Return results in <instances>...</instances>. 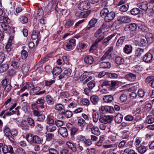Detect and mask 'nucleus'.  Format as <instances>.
<instances>
[{
	"label": "nucleus",
	"mask_w": 154,
	"mask_h": 154,
	"mask_svg": "<svg viewBox=\"0 0 154 154\" xmlns=\"http://www.w3.org/2000/svg\"><path fill=\"white\" fill-rule=\"evenodd\" d=\"M113 119L112 116L102 115L100 116L99 120L102 123L107 124L111 123Z\"/></svg>",
	"instance_id": "nucleus-1"
},
{
	"label": "nucleus",
	"mask_w": 154,
	"mask_h": 154,
	"mask_svg": "<svg viewBox=\"0 0 154 154\" xmlns=\"http://www.w3.org/2000/svg\"><path fill=\"white\" fill-rule=\"evenodd\" d=\"M8 79H5L1 82L2 85L4 87V91L6 92H10L12 89V86L8 82Z\"/></svg>",
	"instance_id": "nucleus-2"
},
{
	"label": "nucleus",
	"mask_w": 154,
	"mask_h": 154,
	"mask_svg": "<svg viewBox=\"0 0 154 154\" xmlns=\"http://www.w3.org/2000/svg\"><path fill=\"white\" fill-rule=\"evenodd\" d=\"M45 100L44 97H42L38 98L36 101L35 103L32 104V106H37V105H38V107L39 108L43 109L45 108Z\"/></svg>",
	"instance_id": "nucleus-3"
},
{
	"label": "nucleus",
	"mask_w": 154,
	"mask_h": 154,
	"mask_svg": "<svg viewBox=\"0 0 154 154\" xmlns=\"http://www.w3.org/2000/svg\"><path fill=\"white\" fill-rule=\"evenodd\" d=\"M90 8L88 2L86 1L81 2L78 5V8L80 10H87Z\"/></svg>",
	"instance_id": "nucleus-4"
},
{
	"label": "nucleus",
	"mask_w": 154,
	"mask_h": 154,
	"mask_svg": "<svg viewBox=\"0 0 154 154\" xmlns=\"http://www.w3.org/2000/svg\"><path fill=\"white\" fill-rule=\"evenodd\" d=\"M143 61L146 63H150L153 60V56L152 54L149 53H147L143 57Z\"/></svg>",
	"instance_id": "nucleus-5"
},
{
	"label": "nucleus",
	"mask_w": 154,
	"mask_h": 154,
	"mask_svg": "<svg viewBox=\"0 0 154 154\" xmlns=\"http://www.w3.org/2000/svg\"><path fill=\"white\" fill-rule=\"evenodd\" d=\"M115 16V12L113 11H110L105 17L104 20L105 22H109L112 20Z\"/></svg>",
	"instance_id": "nucleus-6"
},
{
	"label": "nucleus",
	"mask_w": 154,
	"mask_h": 154,
	"mask_svg": "<svg viewBox=\"0 0 154 154\" xmlns=\"http://www.w3.org/2000/svg\"><path fill=\"white\" fill-rule=\"evenodd\" d=\"M104 23H103L102 26L99 29L94 33V36L95 38H100V37H103V39L104 38V35L103 33L102 32V29L103 28H105Z\"/></svg>",
	"instance_id": "nucleus-7"
},
{
	"label": "nucleus",
	"mask_w": 154,
	"mask_h": 154,
	"mask_svg": "<svg viewBox=\"0 0 154 154\" xmlns=\"http://www.w3.org/2000/svg\"><path fill=\"white\" fill-rule=\"evenodd\" d=\"M60 135L63 137H66L68 135V133L66 128L64 127L60 128L58 131Z\"/></svg>",
	"instance_id": "nucleus-8"
},
{
	"label": "nucleus",
	"mask_w": 154,
	"mask_h": 154,
	"mask_svg": "<svg viewBox=\"0 0 154 154\" xmlns=\"http://www.w3.org/2000/svg\"><path fill=\"white\" fill-rule=\"evenodd\" d=\"M77 125L80 127L82 130H83L85 128L87 123L84 119L82 118H79L77 119Z\"/></svg>",
	"instance_id": "nucleus-9"
},
{
	"label": "nucleus",
	"mask_w": 154,
	"mask_h": 154,
	"mask_svg": "<svg viewBox=\"0 0 154 154\" xmlns=\"http://www.w3.org/2000/svg\"><path fill=\"white\" fill-rule=\"evenodd\" d=\"M120 130H122L124 133L128 131L129 129V125L125 122H122L119 127Z\"/></svg>",
	"instance_id": "nucleus-10"
},
{
	"label": "nucleus",
	"mask_w": 154,
	"mask_h": 154,
	"mask_svg": "<svg viewBox=\"0 0 154 154\" xmlns=\"http://www.w3.org/2000/svg\"><path fill=\"white\" fill-rule=\"evenodd\" d=\"M137 6L138 7L144 11H147L148 7V3L146 2H144L140 3H138L137 4Z\"/></svg>",
	"instance_id": "nucleus-11"
},
{
	"label": "nucleus",
	"mask_w": 154,
	"mask_h": 154,
	"mask_svg": "<svg viewBox=\"0 0 154 154\" xmlns=\"http://www.w3.org/2000/svg\"><path fill=\"white\" fill-rule=\"evenodd\" d=\"M97 21V20L95 18H93L91 19L89 22L88 26L85 28V30L87 31L89 30L91 28L94 27Z\"/></svg>",
	"instance_id": "nucleus-12"
},
{
	"label": "nucleus",
	"mask_w": 154,
	"mask_h": 154,
	"mask_svg": "<svg viewBox=\"0 0 154 154\" xmlns=\"http://www.w3.org/2000/svg\"><path fill=\"white\" fill-rule=\"evenodd\" d=\"M125 79L131 82L135 81L136 79V75L132 73H128L125 75Z\"/></svg>",
	"instance_id": "nucleus-13"
},
{
	"label": "nucleus",
	"mask_w": 154,
	"mask_h": 154,
	"mask_svg": "<svg viewBox=\"0 0 154 154\" xmlns=\"http://www.w3.org/2000/svg\"><path fill=\"white\" fill-rule=\"evenodd\" d=\"M41 88L38 86L34 87L30 90L29 93L31 95H38V92L40 91Z\"/></svg>",
	"instance_id": "nucleus-14"
},
{
	"label": "nucleus",
	"mask_w": 154,
	"mask_h": 154,
	"mask_svg": "<svg viewBox=\"0 0 154 154\" xmlns=\"http://www.w3.org/2000/svg\"><path fill=\"white\" fill-rule=\"evenodd\" d=\"M144 49L140 48H137L135 51V56L140 58L145 53Z\"/></svg>",
	"instance_id": "nucleus-15"
},
{
	"label": "nucleus",
	"mask_w": 154,
	"mask_h": 154,
	"mask_svg": "<svg viewBox=\"0 0 154 154\" xmlns=\"http://www.w3.org/2000/svg\"><path fill=\"white\" fill-rule=\"evenodd\" d=\"M147 42L149 44L152 43L154 40V35L151 33H148L146 34L145 38Z\"/></svg>",
	"instance_id": "nucleus-16"
},
{
	"label": "nucleus",
	"mask_w": 154,
	"mask_h": 154,
	"mask_svg": "<svg viewBox=\"0 0 154 154\" xmlns=\"http://www.w3.org/2000/svg\"><path fill=\"white\" fill-rule=\"evenodd\" d=\"M118 20L122 22L129 23L130 22V18L128 16H119L118 18Z\"/></svg>",
	"instance_id": "nucleus-17"
},
{
	"label": "nucleus",
	"mask_w": 154,
	"mask_h": 154,
	"mask_svg": "<svg viewBox=\"0 0 154 154\" xmlns=\"http://www.w3.org/2000/svg\"><path fill=\"white\" fill-rule=\"evenodd\" d=\"M94 58L91 55H87L84 58V61L86 64H91L94 62Z\"/></svg>",
	"instance_id": "nucleus-18"
},
{
	"label": "nucleus",
	"mask_w": 154,
	"mask_h": 154,
	"mask_svg": "<svg viewBox=\"0 0 154 154\" xmlns=\"http://www.w3.org/2000/svg\"><path fill=\"white\" fill-rule=\"evenodd\" d=\"M38 32L36 30H34L33 32H32V35L31 36L32 38V39L35 40L37 39V40L36 41V43L38 44L39 43V41L40 39V38L38 35Z\"/></svg>",
	"instance_id": "nucleus-19"
},
{
	"label": "nucleus",
	"mask_w": 154,
	"mask_h": 154,
	"mask_svg": "<svg viewBox=\"0 0 154 154\" xmlns=\"http://www.w3.org/2000/svg\"><path fill=\"white\" fill-rule=\"evenodd\" d=\"M147 146L141 145L137 148L138 152L140 154L144 153L147 151Z\"/></svg>",
	"instance_id": "nucleus-20"
},
{
	"label": "nucleus",
	"mask_w": 154,
	"mask_h": 154,
	"mask_svg": "<svg viewBox=\"0 0 154 154\" xmlns=\"http://www.w3.org/2000/svg\"><path fill=\"white\" fill-rule=\"evenodd\" d=\"M132 46L131 45H126L123 48L124 52L126 54H129L132 52Z\"/></svg>",
	"instance_id": "nucleus-21"
},
{
	"label": "nucleus",
	"mask_w": 154,
	"mask_h": 154,
	"mask_svg": "<svg viewBox=\"0 0 154 154\" xmlns=\"http://www.w3.org/2000/svg\"><path fill=\"white\" fill-rule=\"evenodd\" d=\"M11 134L9 137V140L12 142H13L14 140V137L17 136L18 134V131L16 129H13L11 131Z\"/></svg>",
	"instance_id": "nucleus-22"
},
{
	"label": "nucleus",
	"mask_w": 154,
	"mask_h": 154,
	"mask_svg": "<svg viewBox=\"0 0 154 154\" xmlns=\"http://www.w3.org/2000/svg\"><path fill=\"white\" fill-rule=\"evenodd\" d=\"M147 42L145 38H141L138 41V45L141 47H145L147 45Z\"/></svg>",
	"instance_id": "nucleus-23"
},
{
	"label": "nucleus",
	"mask_w": 154,
	"mask_h": 154,
	"mask_svg": "<svg viewBox=\"0 0 154 154\" xmlns=\"http://www.w3.org/2000/svg\"><path fill=\"white\" fill-rule=\"evenodd\" d=\"M111 66V64L109 62H103L100 64V67L103 69H109Z\"/></svg>",
	"instance_id": "nucleus-24"
},
{
	"label": "nucleus",
	"mask_w": 154,
	"mask_h": 154,
	"mask_svg": "<svg viewBox=\"0 0 154 154\" xmlns=\"http://www.w3.org/2000/svg\"><path fill=\"white\" fill-rule=\"evenodd\" d=\"M113 100V97L109 95H106L103 96V100L105 103H110Z\"/></svg>",
	"instance_id": "nucleus-25"
},
{
	"label": "nucleus",
	"mask_w": 154,
	"mask_h": 154,
	"mask_svg": "<svg viewBox=\"0 0 154 154\" xmlns=\"http://www.w3.org/2000/svg\"><path fill=\"white\" fill-rule=\"evenodd\" d=\"M123 118V116L122 114H118L115 117V121L116 123L120 124L122 122Z\"/></svg>",
	"instance_id": "nucleus-26"
},
{
	"label": "nucleus",
	"mask_w": 154,
	"mask_h": 154,
	"mask_svg": "<svg viewBox=\"0 0 154 154\" xmlns=\"http://www.w3.org/2000/svg\"><path fill=\"white\" fill-rule=\"evenodd\" d=\"M138 28L141 31L146 32L149 31V29L145 25L141 24H138Z\"/></svg>",
	"instance_id": "nucleus-27"
},
{
	"label": "nucleus",
	"mask_w": 154,
	"mask_h": 154,
	"mask_svg": "<svg viewBox=\"0 0 154 154\" xmlns=\"http://www.w3.org/2000/svg\"><path fill=\"white\" fill-rule=\"evenodd\" d=\"M109 12V11L108 8L106 7L104 8L100 11V16L102 17H105Z\"/></svg>",
	"instance_id": "nucleus-28"
},
{
	"label": "nucleus",
	"mask_w": 154,
	"mask_h": 154,
	"mask_svg": "<svg viewBox=\"0 0 154 154\" xmlns=\"http://www.w3.org/2000/svg\"><path fill=\"white\" fill-rule=\"evenodd\" d=\"M91 100L93 104L96 105L99 101L100 98L97 96L93 95L91 97Z\"/></svg>",
	"instance_id": "nucleus-29"
},
{
	"label": "nucleus",
	"mask_w": 154,
	"mask_h": 154,
	"mask_svg": "<svg viewBox=\"0 0 154 154\" xmlns=\"http://www.w3.org/2000/svg\"><path fill=\"white\" fill-rule=\"evenodd\" d=\"M66 146L68 147L73 152L76 150V148L75 145L70 142H67L66 143Z\"/></svg>",
	"instance_id": "nucleus-30"
},
{
	"label": "nucleus",
	"mask_w": 154,
	"mask_h": 154,
	"mask_svg": "<svg viewBox=\"0 0 154 154\" xmlns=\"http://www.w3.org/2000/svg\"><path fill=\"white\" fill-rule=\"evenodd\" d=\"M92 117L94 122L96 123L98 121L99 118V114L98 112L94 111L93 112Z\"/></svg>",
	"instance_id": "nucleus-31"
},
{
	"label": "nucleus",
	"mask_w": 154,
	"mask_h": 154,
	"mask_svg": "<svg viewBox=\"0 0 154 154\" xmlns=\"http://www.w3.org/2000/svg\"><path fill=\"white\" fill-rule=\"evenodd\" d=\"M7 64H3L0 66V73H3L7 71L8 69Z\"/></svg>",
	"instance_id": "nucleus-32"
},
{
	"label": "nucleus",
	"mask_w": 154,
	"mask_h": 154,
	"mask_svg": "<svg viewBox=\"0 0 154 154\" xmlns=\"http://www.w3.org/2000/svg\"><path fill=\"white\" fill-rule=\"evenodd\" d=\"M61 112V113L62 114H64L66 118H70L72 116L73 114L71 111L68 110L66 111L65 110Z\"/></svg>",
	"instance_id": "nucleus-33"
},
{
	"label": "nucleus",
	"mask_w": 154,
	"mask_h": 154,
	"mask_svg": "<svg viewBox=\"0 0 154 154\" xmlns=\"http://www.w3.org/2000/svg\"><path fill=\"white\" fill-rule=\"evenodd\" d=\"M34 135L32 134L29 133L26 135V140L30 143H33V141Z\"/></svg>",
	"instance_id": "nucleus-34"
},
{
	"label": "nucleus",
	"mask_w": 154,
	"mask_h": 154,
	"mask_svg": "<svg viewBox=\"0 0 154 154\" xmlns=\"http://www.w3.org/2000/svg\"><path fill=\"white\" fill-rule=\"evenodd\" d=\"M137 27H138V24L137 25L135 23H131L128 25V28L130 30L134 31H136Z\"/></svg>",
	"instance_id": "nucleus-35"
},
{
	"label": "nucleus",
	"mask_w": 154,
	"mask_h": 154,
	"mask_svg": "<svg viewBox=\"0 0 154 154\" xmlns=\"http://www.w3.org/2000/svg\"><path fill=\"white\" fill-rule=\"evenodd\" d=\"M62 72V69L58 67H54L52 71L53 74L55 75H59Z\"/></svg>",
	"instance_id": "nucleus-36"
},
{
	"label": "nucleus",
	"mask_w": 154,
	"mask_h": 154,
	"mask_svg": "<svg viewBox=\"0 0 154 154\" xmlns=\"http://www.w3.org/2000/svg\"><path fill=\"white\" fill-rule=\"evenodd\" d=\"M115 61L118 64V66H119V65L123 64L124 62V59L120 57H116L115 59Z\"/></svg>",
	"instance_id": "nucleus-37"
},
{
	"label": "nucleus",
	"mask_w": 154,
	"mask_h": 154,
	"mask_svg": "<svg viewBox=\"0 0 154 154\" xmlns=\"http://www.w3.org/2000/svg\"><path fill=\"white\" fill-rule=\"evenodd\" d=\"M64 106L61 103H58L56 104L54 106L55 109L60 112H62L64 110Z\"/></svg>",
	"instance_id": "nucleus-38"
},
{
	"label": "nucleus",
	"mask_w": 154,
	"mask_h": 154,
	"mask_svg": "<svg viewBox=\"0 0 154 154\" xmlns=\"http://www.w3.org/2000/svg\"><path fill=\"white\" fill-rule=\"evenodd\" d=\"M56 127L54 125H50L46 126V130L48 132H52L56 129Z\"/></svg>",
	"instance_id": "nucleus-39"
},
{
	"label": "nucleus",
	"mask_w": 154,
	"mask_h": 154,
	"mask_svg": "<svg viewBox=\"0 0 154 154\" xmlns=\"http://www.w3.org/2000/svg\"><path fill=\"white\" fill-rule=\"evenodd\" d=\"M125 38V36L120 37L117 42L116 44V46L118 47H119L122 45L124 42Z\"/></svg>",
	"instance_id": "nucleus-40"
},
{
	"label": "nucleus",
	"mask_w": 154,
	"mask_h": 154,
	"mask_svg": "<svg viewBox=\"0 0 154 154\" xmlns=\"http://www.w3.org/2000/svg\"><path fill=\"white\" fill-rule=\"evenodd\" d=\"M91 131L93 134L96 135L98 136L100 134L99 128L97 126H95L91 129Z\"/></svg>",
	"instance_id": "nucleus-41"
},
{
	"label": "nucleus",
	"mask_w": 154,
	"mask_h": 154,
	"mask_svg": "<svg viewBox=\"0 0 154 154\" xmlns=\"http://www.w3.org/2000/svg\"><path fill=\"white\" fill-rule=\"evenodd\" d=\"M4 131L5 135L8 139L11 134V131H10V129L8 126H6L4 127Z\"/></svg>",
	"instance_id": "nucleus-42"
},
{
	"label": "nucleus",
	"mask_w": 154,
	"mask_h": 154,
	"mask_svg": "<svg viewBox=\"0 0 154 154\" xmlns=\"http://www.w3.org/2000/svg\"><path fill=\"white\" fill-rule=\"evenodd\" d=\"M43 11L41 9H39L38 11H35L34 15L37 18H38L42 16L43 14Z\"/></svg>",
	"instance_id": "nucleus-43"
},
{
	"label": "nucleus",
	"mask_w": 154,
	"mask_h": 154,
	"mask_svg": "<svg viewBox=\"0 0 154 154\" xmlns=\"http://www.w3.org/2000/svg\"><path fill=\"white\" fill-rule=\"evenodd\" d=\"M9 20V19L8 17L2 16L0 17V23H8Z\"/></svg>",
	"instance_id": "nucleus-44"
},
{
	"label": "nucleus",
	"mask_w": 154,
	"mask_h": 154,
	"mask_svg": "<svg viewBox=\"0 0 154 154\" xmlns=\"http://www.w3.org/2000/svg\"><path fill=\"white\" fill-rule=\"evenodd\" d=\"M46 102L49 105H53L54 103V102L52 98L50 95L47 96Z\"/></svg>",
	"instance_id": "nucleus-45"
},
{
	"label": "nucleus",
	"mask_w": 154,
	"mask_h": 154,
	"mask_svg": "<svg viewBox=\"0 0 154 154\" xmlns=\"http://www.w3.org/2000/svg\"><path fill=\"white\" fill-rule=\"evenodd\" d=\"M96 85L95 82L93 80L91 81L88 83L87 86L88 88L90 90L92 89Z\"/></svg>",
	"instance_id": "nucleus-46"
},
{
	"label": "nucleus",
	"mask_w": 154,
	"mask_h": 154,
	"mask_svg": "<svg viewBox=\"0 0 154 154\" xmlns=\"http://www.w3.org/2000/svg\"><path fill=\"white\" fill-rule=\"evenodd\" d=\"M140 11L138 8H134L131 11V13L133 15H136L140 13Z\"/></svg>",
	"instance_id": "nucleus-47"
},
{
	"label": "nucleus",
	"mask_w": 154,
	"mask_h": 154,
	"mask_svg": "<svg viewBox=\"0 0 154 154\" xmlns=\"http://www.w3.org/2000/svg\"><path fill=\"white\" fill-rule=\"evenodd\" d=\"M29 69V67L28 64H23L22 68V70L23 72L24 73H26L27 72Z\"/></svg>",
	"instance_id": "nucleus-48"
},
{
	"label": "nucleus",
	"mask_w": 154,
	"mask_h": 154,
	"mask_svg": "<svg viewBox=\"0 0 154 154\" xmlns=\"http://www.w3.org/2000/svg\"><path fill=\"white\" fill-rule=\"evenodd\" d=\"M113 36L114 35L112 34L104 39L102 42L103 45H105L107 44L109 42V41H110Z\"/></svg>",
	"instance_id": "nucleus-49"
},
{
	"label": "nucleus",
	"mask_w": 154,
	"mask_h": 154,
	"mask_svg": "<svg viewBox=\"0 0 154 154\" xmlns=\"http://www.w3.org/2000/svg\"><path fill=\"white\" fill-rule=\"evenodd\" d=\"M107 106H101L99 108L100 112L102 114H105L107 113Z\"/></svg>",
	"instance_id": "nucleus-50"
},
{
	"label": "nucleus",
	"mask_w": 154,
	"mask_h": 154,
	"mask_svg": "<svg viewBox=\"0 0 154 154\" xmlns=\"http://www.w3.org/2000/svg\"><path fill=\"white\" fill-rule=\"evenodd\" d=\"M107 76L111 79H116L118 77V74L114 73H109L107 72Z\"/></svg>",
	"instance_id": "nucleus-51"
},
{
	"label": "nucleus",
	"mask_w": 154,
	"mask_h": 154,
	"mask_svg": "<svg viewBox=\"0 0 154 154\" xmlns=\"http://www.w3.org/2000/svg\"><path fill=\"white\" fill-rule=\"evenodd\" d=\"M48 151L50 154H59L58 150L53 148H48Z\"/></svg>",
	"instance_id": "nucleus-52"
},
{
	"label": "nucleus",
	"mask_w": 154,
	"mask_h": 154,
	"mask_svg": "<svg viewBox=\"0 0 154 154\" xmlns=\"http://www.w3.org/2000/svg\"><path fill=\"white\" fill-rule=\"evenodd\" d=\"M41 142V138L38 136L34 135L33 143L39 144Z\"/></svg>",
	"instance_id": "nucleus-53"
},
{
	"label": "nucleus",
	"mask_w": 154,
	"mask_h": 154,
	"mask_svg": "<svg viewBox=\"0 0 154 154\" xmlns=\"http://www.w3.org/2000/svg\"><path fill=\"white\" fill-rule=\"evenodd\" d=\"M74 21L73 20H69L66 21L65 24V27L66 28H68L73 25Z\"/></svg>",
	"instance_id": "nucleus-54"
},
{
	"label": "nucleus",
	"mask_w": 154,
	"mask_h": 154,
	"mask_svg": "<svg viewBox=\"0 0 154 154\" xmlns=\"http://www.w3.org/2000/svg\"><path fill=\"white\" fill-rule=\"evenodd\" d=\"M91 11L90 10H87L85 11H83L82 12L81 18H84L87 17L90 13Z\"/></svg>",
	"instance_id": "nucleus-55"
},
{
	"label": "nucleus",
	"mask_w": 154,
	"mask_h": 154,
	"mask_svg": "<svg viewBox=\"0 0 154 154\" xmlns=\"http://www.w3.org/2000/svg\"><path fill=\"white\" fill-rule=\"evenodd\" d=\"M45 115L41 113L38 117L37 120L39 122H43L45 119Z\"/></svg>",
	"instance_id": "nucleus-56"
},
{
	"label": "nucleus",
	"mask_w": 154,
	"mask_h": 154,
	"mask_svg": "<svg viewBox=\"0 0 154 154\" xmlns=\"http://www.w3.org/2000/svg\"><path fill=\"white\" fill-rule=\"evenodd\" d=\"M128 9V6L127 5H123L119 8L120 11L122 12H126Z\"/></svg>",
	"instance_id": "nucleus-57"
},
{
	"label": "nucleus",
	"mask_w": 154,
	"mask_h": 154,
	"mask_svg": "<svg viewBox=\"0 0 154 154\" xmlns=\"http://www.w3.org/2000/svg\"><path fill=\"white\" fill-rule=\"evenodd\" d=\"M127 99V97L125 94H122L120 96V100L122 102H126Z\"/></svg>",
	"instance_id": "nucleus-58"
},
{
	"label": "nucleus",
	"mask_w": 154,
	"mask_h": 154,
	"mask_svg": "<svg viewBox=\"0 0 154 154\" xmlns=\"http://www.w3.org/2000/svg\"><path fill=\"white\" fill-rule=\"evenodd\" d=\"M55 123L57 127H60L63 125V122L61 120L56 119L55 120Z\"/></svg>",
	"instance_id": "nucleus-59"
},
{
	"label": "nucleus",
	"mask_w": 154,
	"mask_h": 154,
	"mask_svg": "<svg viewBox=\"0 0 154 154\" xmlns=\"http://www.w3.org/2000/svg\"><path fill=\"white\" fill-rule=\"evenodd\" d=\"M5 48L8 52L11 51V42H10V40H9L7 44L5 46Z\"/></svg>",
	"instance_id": "nucleus-60"
},
{
	"label": "nucleus",
	"mask_w": 154,
	"mask_h": 154,
	"mask_svg": "<svg viewBox=\"0 0 154 154\" xmlns=\"http://www.w3.org/2000/svg\"><path fill=\"white\" fill-rule=\"evenodd\" d=\"M21 22L23 24L26 23L28 21V19L27 17L25 16H23L20 18Z\"/></svg>",
	"instance_id": "nucleus-61"
},
{
	"label": "nucleus",
	"mask_w": 154,
	"mask_h": 154,
	"mask_svg": "<svg viewBox=\"0 0 154 154\" xmlns=\"http://www.w3.org/2000/svg\"><path fill=\"white\" fill-rule=\"evenodd\" d=\"M146 122L148 124L153 123L154 122V118L151 117V116H148L147 117Z\"/></svg>",
	"instance_id": "nucleus-62"
},
{
	"label": "nucleus",
	"mask_w": 154,
	"mask_h": 154,
	"mask_svg": "<svg viewBox=\"0 0 154 154\" xmlns=\"http://www.w3.org/2000/svg\"><path fill=\"white\" fill-rule=\"evenodd\" d=\"M21 54L22 58L23 59H26L28 55V53L26 50H22L21 52Z\"/></svg>",
	"instance_id": "nucleus-63"
},
{
	"label": "nucleus",
	"mask_w": 154,
	"mask_h": 154,
	"mask_svg": "<svg viewBox=\"0 0 154 154\" xmlns=\"http://www.w3.org/2000/svg\"><path fill=\"white\" fill-rule=\"evenodd\" d=\"M134 119L133 116L130 115H128L124 118L128 122L132 121Z\"/></svg>",
	"instance_id": "nucleus-64"
}]
</instances>
